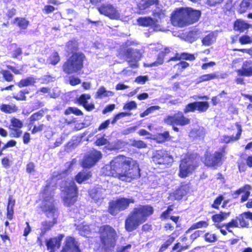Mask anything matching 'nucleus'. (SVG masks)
<instances>
[{
    "label": "nucleus",
    "mask_w": 252,
    "mask_h": 252,
    "mask_svg": "<svg viewBox=\"0 0 252 252\" xmlns=\"http://www.w3.org/2000/svg\"><path fill=\"white\" fill-rule=\"evenodd\" d=\"M103 173L123 181L130 182L140 176V169L136 161L123 156L115 157L103 168Z\"/></svg>",
    "instance_id": "obj_1"
},
{
    "label": "nucleus",
    "mask_w": 252,
    "mask_h": 252,
    "mask_svg": "<svg viewBox=\"0 0 252 252\" xmlns=\"http://www.w3.org/2000/svg\"><path fill=\"white\" fill-rule=\"evenodd\" d=\"M55 183L53 180L47 181L46 186L42 190V197L43 198L42 208L46 216L49 218H52V221H44L42 223L41 229V235H44L46 232L49 230L54 225L57 223L58 217V211L54 205V200L52 198V194L55 189Z\"/></svg>",
    "instance_id": "obj_2"
},
{
    "label": "nucleus",
    "mask_w": 252,
    "mask_h": 252,
    "mask_svg": "<svg viewBox=\"0 0 252 252\" xmlns=\"http://www.w3.org/2000/svg\"><path fill=\"white\" fill-rule=\"evenodd\" d=\"M153 208L150 205H139L133 208L125 221V227L128 231L136 229L153 214Z\"/></svg>",
    "instance_id": "obj_3"
},
{
    "label": "nucleus",
    "mask_w": 252,
    "mask_h": 252,
    "mask_svg": "<svg viewBox=\"0 0 252 252\" xmlns=\"http://www.w3.org/2000/svg\"><path fill=\"white\" fill-rule=\"evenodd\" d=\"M99 230L103 247L107 252H110L115 246L117 233L113 228L109 225L101 227Z\"/></svg>",
    "instance_id": "obj_4"
},
{
    "label": "nucleus",
    "mask_w": 252,
    "mask_h": 252,
    "mask_svg": "<svg viewBox=\"0 0 252 252\" xmlns=\"http://www.w3.org/2000/svg\"><path fill=\"white\" fill-rule=\"evenodd\" d=\"M85 56L82 53L73 54L63 64V70L65 73L69 74L76 73L83 67V62Z\"/></svg>",
    "instance_id": "obj_5"
},
{
    "label": "nucleus",
    "mask_w": 252,
    "mask_h": 252,
    "mask_svg": "<svg viewBox=\"0 0 252 252\" xmlns=\"http://www.w3.org/2000/svg\"><path fill=\"white\" fill-rule=\"evenodd\" d=\"M198 158L194 155L187 154L181 160L178 175L186 178L191 174L197 166Z\"/></svg>",
    "instance_id": "obj_6"
},
{
    "label": "nucleus",
    "mask_w": 252,
    "mask_h": 252,
    "mask_svg": "<svg viewBox=\"0 0 252 252\" xmlns=\"http://www.w3.org/2000/svg\"><path fill=\"white\" fill-rule=\"evenodd\" d=\"M63 192V198L65 206H71L76 202L77 188L72 181L63 182L61 186Z\"/></svg>",
    "instance_id": "obj_7"
},
{
    "label": "nucleus",
    "mask_w": 252,
    "mask_h": 252,
    "mask_svg": "<svg viewBox=\"0 0 252 252\" xmlns=\"http://www.w3.org/2000/svg\"><path fill=\"white\" fill-rule=\"evenodd\" d=\"M153 14L154 19L149 17L139 18L137 20V22L139 25L145 27L150 26L153 28L155 30H160L159 23L165 17V11L159 8H157L154 10Z\"/></svg>",
    "instance_id": "obj_8"
},
{
    "label": "nucleus",
    "mask_w": 252,
    "mask_h": 252,
    "mask_svg": "<svg viewBox=\"0 0 252 252\" xmlns=\"http://www.w3.org/2000/svg\"><path fill=\"white\" fill-rule=\"evenodd\" d=\"M134 199L132 197L120 198L110 203L109 212L111 215H116L119 212L127 208L130 203H134Z\"/></svg>",
    "instance_id": "obj_9"
},
{
    "label": "nucleus",
    "mask_w": 252,
    "mask_h": 252,
    "mask_svg": "<svg viewBox=\"0 0 252 252\" xmlns=\"http://www.w3.org/2000/svg\"><path fill=\"white\" fill-rule=\"evenodd\" d=\"M188 11L186 8H181L175 11L171 17L172 24L181 27L188 25Z\"/></svg>",
    "instance_id": "obj_10"
},
{
    "label": "nucleus",
    "mask_w": 252,
    "mask_h": 252,
    "mask_svg": "<svg viewBox=\"0 0 252 252\" xmlns=\"http://www.w3.org/2000/svg\"><path fill=\"white\" fill-rule=\"evenodd\" d=\"M98 10L100 14L112 20H118L121 17L120 11L111 3H105L101 4L98 8Z\"/></svg>",
    "instance_id": "obj_11"
},
{
    "label": "nucleus",
    "mask_w": 252,
    "mask_h": 252,
    "mask_svg": "<svg viewBox=\"0 0 252 252\" xmlns=\"http://www.w3.org/2000/svg\"><path fill=\"white\" fill-rule=\"evenodd\" d=\"M153 160L156 164L169 165L173 162V158L167 151L158 150L154 153Z\"/></svg>",
    "instance_id": "obj_12"
},
{
    "label": "nucleus",
    "mask_w": 252,
    "mask_h": 252,
    "mask_svg": "<svg viewBox=\"0 0 252 252\" xmlns=\"http://www.w3.org/2000/svg\"><path fill=\"white\" fill-rule=\"evenodd\" d=\"M102 158L100 151L93 150L89 152L84 157L82 162L84 167H91L94 165Z\"/></svg>",
    "instance_id": "obj_13"
},
{
    "label": "nucleus",
    "mask_w": 252,
    "mask_h": 252,
    "mask_svg": "<svg viewBox=\"0 0 252 252\" xmlns=\"http://www.w3.org/2000/svg\"><path fill=\"white\" fill-rule=\"evenodd\" d=\"M167 125L174 126L175 124L180 126H185L190 123V120L185 117L182 112H178L173 116H168L164 119Z\"/></svg>",
    "instance_id": "obj_14"
},
{
    "label": "nucleus",
    "mask_w": 252,
    "mask_h": 252,
    "mask_svg": "<svg viewBox=\"0 0 252 252\" xmlns=\"http://www.w3.org/2000/svg\"><path fill=\"white\" fill-rule=\"evenodd\" d=\"M124 53L126 57L127 58V61L131 67H137L138 66L137 62L140 60L141 54L140 52L132 48H127L124 50Z\"/></svg>",
    "instance_id": "obj_15"
},
{
    "label": "nucleus",
    "mask_w": 252,
    "mask_h": 252,
    "mask_svg": "<svg viewBox=\"0 0 252 252\" xmlns=\"http://www.w3.org/2000/svg\"><path fill=\"white\" fill-rule=\"evenodd\" d=\"M225 155L224 148L221 152H216L214 155H206L204 163L209 166H214L221 163L222 158Z\"/></svg>",
    "instance_id": "obj_16"
},
{
    "label": "nucleus",
    "mask_w": 252,
    "mask_h": 252,
    "mask_svg": "<svg viewBox=\"0 0 252 252\" xmlns=\"http://www.w3.org/2000/svg\"><path fill=\"white\" fill-rule=\"evenodd\" d=\"M60 252H81L79 243L74 238L68 236L65 238L64 244Z\"/></svg>",
    "instance_id": "obj_17"
},
{
    "label": "nucleus",
    "mask_w": 252,
    "mask_h": 252,
    "mask_svg": "<svg viewBox=\"0 0 252 252\" xmlns=\"http://www.w3.org/2000/svg\"><path fill=\"white\" fill-rule=\"evenodd\" d=\"M64 237L63 234H60L57 237L46 240V246L49 252H55L61 246V243Z\"/></svg>",
    "instance_id": "obj_18"
},
{
    "label": "nucleus",
    "mask_w": 252,
    "mask_h": 252,
    "mask_svg": "<svg viewBox=\"0 0 252 252\" xmlns=\"http://www.w3.org/2000/svg\"><path fill=\"white\" fill-rule=\"evenodd\" d=\"M238 75L241 76H252V61L251 60L245 61L243 63L240 69L236 71Z\"/></svg>",
    "instance_id": "obj_19"
},
{
    "label": "nucleus",
    "mask_w": 252,
    "mask_h": 252,
    "mask_svg": "<svg viewBox=\"0 0 252 252\" xmlns=\"http://www.w3.org/2000/svg\"><path fill=\"white\" fill-rule=\"evenodd\" d=\"M105 191L104 189L98 188L91 189L89 191V194L95 203H100L104 198Z\"/></svg>",
    "instance_id": "obj_20"
},
{
    "label": "nucleus",
    "mask_w": 252,
    "mask_h": 252,
    "mask_svg": "<svg viewBox=\"0 0 252 252\" xmlns=\"http://www.w3.org/2000/svg\"><path fill=\"white\" fill-rule=\"evenodd\" d=\"M155 5L157 8L158 5V0H148L145 1L143 3H140L138 5V11L137 13L139 14H142L144 13V10L147 8H149L151 6Z\"/></svg>",
    "instance_id": "obj_21"
},
{
    "label": "nucleus",
    "mask_w": 252,
    "mask_h": 252,
    "mask_svg": "<svg viewBox=\"0 0 252 252\" xmlns=\"http://www.w3.org/2000/svg\"><path fill=\"white\" fill-rule=\"evenodd\" d=\"M188 10L187 20L188 25L192 24L197 21L200 16V12L198 10H193L191 8H186Z\"/></svg>",
    "instance_id": "obj_22"
},
{
    "label": "nucleus",
    "mask_w": 252,
    "mask_h": 252,
    "mask_svg": "<svg viewBox=\"0 0 252 252\" xmlns=\"http://www.w3.org/2000/svg\"><path fill=\"white\" fill-rule=\"evenodd\" d=\"M189 189V187L188 185H182L173 193V196L175 199L180 200L187 193Z\"/></svg>",
    "instance_id": "obj_23"
},
{
    "label": "nucleus",
    "mask_w": 252,
    "mask_h": 252,
    "mask_svg": "<svg viewBox=\"0 0 252 252\" xmlns=\"http://www.w3.org/2000/svg\"><path fill=\"white\" fill-rule=\"evenodd\" d=\"M91 96L89 94H82L78 99L79 103L82 105L88 110H91L94 108V105L88 103V100L90 99Z\"/></svg>",
    "instance_id": "obj_24"
},
{
    "label": "nucleus",
    "mask_w": 252,
    "mask_h": 252,
    "mask_svg": "<svg viewBox=\"0 0 252 252\" xmlns=\"http://www.w3.org/2000/svg\"><path fill=\"white\" fill-rule=\"evenodd\" d=\"M251 187L250 185H246L243 187L240 188L238 190H236L235 192V194L239 195L242 193L244 194L242 196L241 199V202H243L248 199L250 195V190Z\"/></svg>",
    "instance_id": "obj_25"
},
{
    "label": "nucleus",
    "mask_w": 252,
    "mask_h": 252,
    "mask_svg": "<svg viewBox=\"0 0 252 252\" xmlns=\"http://www.w3.org/2000/svg\"><path fill=\"white\" fill-rule=\"evenodd\" d=\"M114 94V92L108 91L105 89V88L101 86L96 92L94 95V97L96 99H102L106 97L112 96Z\"/></svg>",
    "instance_id": "obj_26"
},
{
    "label": "nucleus",
    "mask_w": 252,
    "mask_h": 252,
    "mask_svg": "<svg viewBox=\"0 0 252 252\" xmlns=\"http://www.w3.org/2000/svg\"><path fill=\"white\" fill-rule=\"evenodd\" d=\"M15 205V199L13 198L11 195L8 197V202L7 206L6 217L11 220L13 219L14 215V206Z\"/></svg>",
    "instance_id": "obj_27"
},
{
    "label": "nucleus",
    "mask_w": 252,
    "mask_h": 252,
    "mask_svg": "<svg viewBox=\"0 0 252 252\" xmlns=\"http://www.w3.org/2000/svg\"><path fill=\"white\" fill-rule=\"evenodd\" d=\"M77 229L79 230L80 235L84 237H89L91 233V229L90 228V226L88 225L85 222H83L77 226Z\"/></svg>",
    "instance_id": "obj_28"
},
{
    "label": "nucleus",
    "mask_w": 252,
    "mask_h": 252,
    "mask_svg": "<svg viewBox=\"0 0 252 252\" xmlns=\"http://www.w3.org/2000/svg\"><path fill=\"white\" fill-rule=\"evenodd\" d=\"M186 60L189 61H193L195 60V57L192 54L183 53L181 54H176L175 57L171 58L168 60V62L171 61H176L179 60Z\"/></svg>",
    "instance_id": "obj_29"
},
{
    "label": "nucleus",
    "mask_w": 252,
    "mask_h": 252,
    "mask_svg": "<svg viewBox=\"0 0 252 252\" xmlns=\"http://www.w3.org/2000/svg\"><path fill=\"white\" fill-rule=\"evenodd\" d=\"M250 26V25L240 19L237 20L234 23V29L241 32H243L249 29Z\"/></svg>",
    "instance_id": "obj_30"
},
{
    "label": "nucleus",
    "mask_w": 252,
    "mask_h": 252,
    "mask_svg": "<svg viewBox=\"0 0 252 252\" xmlns=\"http://www.w3.org/2000/svg\"><path fill=\"white\" fill-rule=\"evenodd\" d=\"M91 176V173L89 171H83L79 173L76 176V180L77 183L81 184L83 182L88 180Z\"/></svg>",
    "instance_id": "obj_31"
},
{
    "label": "nucleus",
    "mask_w": 252,
    "mask_h": 252,
    "mask_svg": "<svg viewBox=\"0 0 252 252\" xmlns=\"http://www.w3.org/2000/svg\"><path fill=\"white\" fill-rule=\"evenodd\" d=\"M196 110L200 112L206 111L209 107V103L207 101H196Z\"/></svg>",
    "instance_id": "obj_32"
},
{
    "label": "nucleus",
    "mask_w": 252,
    "mask_h": 252,
    "mask_svg": "<svg viewBox=\"0 0 252 252\" xmlns=\"http://www.w3.org/2000/svg\"><path fill=\"white\" fill-rule=\"evenodd\" d=\"M242 130L240 128L239 129V131L237 132L236 136L235 137L229 136L227 135H223L221 139L222 142L228 143L231 141H236L239 139L240 135L241 134Z\"/></svg>",
    "instance_id": "obj_33"
},
{
    "label": "nucleus",
    "mask_w": 252,
    "mask_h": 252,
    "mask_svg": "<svg viewBox=\"0 0 252 252\" xmlns=\"http://www.w3.org/2000/svg\"><path fill=\"white\" fill-rule=\"evenodd\" d=\"M251 7H252V0H243L240 3L239 11L242 13Z\"/></svg>",
    "instance_id": "obj_34"
},
{
    "label": "nucleus",
    "mask_w": 252,
    "mask_h": 252,
    "mask_svg": "<svg viewBox=\"0 0 252 252\" xmlns=\"http://www.w3.org/2000/svg\"><path fill=\"white\" fill-rule=\"evenodd\" d=\"M201 32L197 29H194L190 31L188 36L189 41L192 42L198 39L201 35Z\"/></svg>",
    "instance_id": "obj_35"
},
{
    "label": "nucleus",
    "mask_w": 252,
    "mask_h": 252,
    "mask_svg": "<svg viewBox=\"0 0 252 252\" xmlns=\"http://www.w3.org/2000/svg\"><path fill=\"white\" fill-rule=\"evenodd\" d=\"M229 213L221 212L220 214H216L212 216V220L215 222H220L225 220L229 216Z\"/></svg>",
    "instance_id": "obj_36"
},
{
    "label": "nucleus",
    "mask_w": 252,
    "mask_h": 252,
    "mask_svg": "<svg viewBox=\"0 0 252 252\" xmlns=\"http://www.w3.org/2000/svg\"><path fill=\"white\" fill-rule=\"evenodd\" d=\"M60 61V58L57 52H54L49 57L47 62L52 65H56Z\"/></svg>",
    "instance_id": "obj_37"
},
{
    "label": "nucleus",
    "mask_w": 252,
    "mask_h": 252,
    "mask_svg": "<svg viewBox=\"0 0 252 252\" xmlns=\"http://www.w3.org/2000/svg\"><path fill=\"white\" fill-rule=\"evenodd\" d=\"M215 39L213 33H209L203 38L202 42L203 45L209 46L215 41Z\"/></svg>",
    "instance_id": "obj_38"
},
{
    "label": "nucleus",
    "mask_w": 252,
    "mask_h": 252,
    "mask_svg": "<svg viewBox=\"0 0 252 252\" xmlns=\"http://www.w3.org/2000/svg\"><path fill=\"white\" fill-rule=\"evenodd\" d=\"M35 83V80L32 77H28L22 80L19 83L18 86L20 87L28 86L33 84Z\"/></svg>",
    "instance_id": "obj_39"
},
{
    "label": "nucleus",
    "mask_w": 252,
    "mask_h": 252,
    "mask_svg": "<svg viewBox=\"0 0 252 252\" xmlns=\"http://www.w3.org/2000/svg\"><path fill=\"white\" fill-rule=\"evenodd\" d=\"M0 109L2 112L6 113H11L15 112V106H11L8 104H2L0 106Z\"/></svg>",
    "instance_id": "obj_40"
},
{
    "label": "nucleus",
    "mask_w": 252,
    "mask_h": 252,
    "mask_svg": "<svg viewBox=\"0 0 252 252\" xmlns=\"http://www.w3.org/2000/svg\"><path fill=\"white\" fill-rule=\"evenodd\" d=\"M77 47L78 44L75 40L69 41L66 45L67 51L72 52L77 50Z\"/></svg>",
    "instance_id": "obj_41"
},
{
    "label": "nucleus",
    "mask_w": 252,
    "mask_h": 252,
    "mask_svg": "<svg viewBox=\"0 0 252 252\" xmlns=\"http://www.w3.org/2000/svg\"><path fill=\"white\" fill-rule=\"evenodd\" d=\"M239 41L242 44L252 43V35H243L239 38Z\"/></svg>",
    "instance_id": "obj_42"
},
{
    "label": "nucleus",
    "mask_w": 252,
    "mask_h": 252,
    "mask_svg": "<svg viewBox=\"0 0 252 252\" xmlns=\"http://www.w3.org/2000/svg\"><path fill=\"white\" fill-rule=\"evenodd\" d=\"M17 24L21 29H26L29 24V22L24 18H17Z\"/></svg>",
    "instance_id": "obj_43"
},
{
    "label": "nucleus",
    "mask_w": 252,
    "mask_h": 252,
    "mask_svg": "<svg viewBox=\"0 0 252 252\" xmlns=\"http://www.w3.org/2000/svg\"><path fill=\"white\" fill-rule=\"evenodd\" d=\"M196 110V105H195V102L193 103H190L188 104H187L184 109V112L185 114H187L189 112H194Z\"/></svg>",
    "instance_id": "obj_44"
},
{
    "label": "nucleus",
    "mask_w": 252,
    "mask_h": 252,
    "mask_svg": "<svg viewBox=\"0 0 252 252\" xmlns=\"http://www.w3.org/2000/svg\"><path fill=\"white\" fill-rule=\"evenodd\" d=\"M208 225V223L206 221H200L193 223L191 226V229H197L202 227H206Z\"/></svg>",
    "instance_id": "obj_45"
},
{
    "label": "nucleus",
    "mask_w": 252,
    "mask_h": 252,
    "mask_svg": "<svg viewBox=\"0 0 252 252\" xmlns=\"http://www.w3.org/2000/svg\"><path fill=\"white\" fill-rule=\"evenodd\" d=\"M71 113H73L77 116L82 115V113L81 110H80L77 108L74 107H69L67 109H66L65 112V114L66 115H68Z\"/></svg>",
    "instance_id": "obj_46"
},
{
    "label": "nucleus",
    "mask_w": 252,
    "mask_h": 252,
    "mask_svg": "<svg viewBox=\"0 0 252 252\" xmlns=\"http://www.w3.org/2000/svg\"><path fill=\"white\" fill-rule=\"evenodd\" d=\"M217 77V75L215 73H211V74H205L202 75L199 78V82H203V81H206L210 80L213 79Z\"/></svg>",
    "instance_id": "obj_47"
},
{
    "label": "nucleus",
    "mask_w": 252,
    "mask_h": 252,
    "mask_svg": "<svg viewBox=\"0 0 252 252\" xmlns=\"http://www.w3.org/2000/svg\"><path fill=\"white\" fill-rule=\"evenodd\" d=\"M204 238L206 241L208 242H214L217 241V236L215 234L210 233H207L204 236Z\"/></svg>",
    "instance_id": "obj_48"
},
{
    "label": "nucleus",
    "mask_w": 252,
    "mask_h": 252,
    "mask_svg": "<svg viewBox=\"0 0 252 252\" xmlns=\"http://www.w3.org/2000/svg\"><path fill=\"white\" fill-rule=\"evenodd\" d=\"M76 162V160L75 159H73L71 161L69 162H67L65 164V169L64 171L63 172V174H66L71 171V167L73 164H74Z\"/></svg>",
    "instance_id": "obj_49"
},
{
    "label": "nucleus",
    "mask_w": 252,
    "mask_h": 252,
    "mask_svg": "<svg viewBox=\"0 0 252 252\" xmlns=\"http://www.w3.org/2000/svg\"><path fill=\"white\" fill-rule=\"evenodd\" d=\"M2 74L3 78L7 81H11L13 79V75L10 72L7 70H3L0 72Z\"/></svg>",
    "instance_id": "obj_50"
},
{
    "label": "nucleus",
    "mask_w": 252,
    "mask_h": 252,
    "mask_svg": "<svg viewBox=\"0 0 252 252\" xmlns=\"http://www.w3.org/2000/svg\"><path fill=\"white\" fill-rule=\"evenodd\" d=\"M164 53L163 52H161L159 53L157 60L155 63H153L151 66H155L162 64L163 63Z\"/></svg>",
    "instance_id": "obj_51"
},
{
    "label": "nucleus",
    "mask_w": 252,
    "mask_h": 252,
    "mask_svg": "<svg viewBox=\"0 0 252 252\" xmlns=\"http://www.w3.org/2000/svg\"><path fill=\"white\" fill-rule=\"evenodd\" d=\"M238 223L236 220H232L230 222L225 224L226 229L229 231L231 232L229 229L231 227H238Z\"/></svg>",
    "instance_id": "obj_52"
},
{
    "label": "nucleus",
    "mask_w": 252,
    "mask_h": 252,
    "mask_svg": "<svg viewBox=\"0 0 252 252\" xmlns=\"http://www.w3.org/2000/svg\"><path fill=\"white\" fill-rule=\"evenodd\" d=\"M169 136L168 131H165L162 133H160L157 136V139L159 142L164 141Z\"/></svg>",
    "instance_id": "obj_53"
},
{
    "label": "nucleus",
    "mask_w": 252,
    "mask_h": 252,
    "mask_svg": "<svg viewBox=\"0 0 252 252\" xmlns=\"http://www.w3.org/2000/svg\"><path fill=\"white\" fill-rule=\"evenodd\" d=\"M132 145L138 148H143L147 146L146 144L141 140H134L132 142Z\"/></svg>",
    "instance_id": "obj_54"
},
{
    "label": "nucleus",
    "mask_w": 252,
    "mask_h": 252,
    "mask_svg": "<svg viewBox=\"0 0 252 252\" xmlns=\"http://www.w3.org/2000/svg\"><path fill=\"white\" fill-rule=\"evenodd\" d=\"M136 107H137L136 103L134 101H130V102H129L126 103L124 106V109H128V110H130L135 109Z\"/></svg>",
    "instance_id": "obj_55"
},
{
    "label": "nucleus",
    "mask_w": 252,
    "mask_h": 252,
    "mask_svg": "<svg viewBox=\"0 0 252 252\" xmlns=\"http://www.w3.org/2000/svg\"><path fill=\"white\" fill-rule=\"evenodd\" d=\"M42 117V115L40 112H37L32 114L30 117L31 124H32V122H33L40 119Z\"/></svg>",
    "instance_id": "obj_56"
},
{
    "label": "nucleus",
    "mask_w": 252,
    "mask_h": 252,
    "mask_svg": "<svg viewBox=\"0 0 252 252\" xmlns=\"http://www.w3.org/2000/svg\"><path fill=\"white\" fill-rule=\"evenodd\" d=\"M223 199V197L222 196H219L218 197H217L215 201H214V203L212 205V206L213 208H218L219 205L221 203L222 200Z\"/></svg>",
    "instance_id": "obj_57"
},
{
    "label": "nucleus",
    "mask_w": 252,
    "mask_h": 252,
    "mask_svg": "<svg viewBox=\"0 0 252 252\" xmlns=\"http://www.w3.org/2000/svg\"><path fill=\"white\" fill-rule=\"evenodd\" d=\"M131 115V113L128 112H121L119 114H117L114 118L113 121H112V123H115L117 120H119L120 119L123 118L124 117L127 116H130Z\"/></svg>",
    "instance_id": "obj_58"
},
{
    "label": "nucleus",
    "mask_w": 252,
    "mask_h": 252,
    "mask_svg": "<svg viewBox=\"0 0 252 252\" xmlns=\"http://www.w3.org/2000/svg\"><path fill=\"white\" fill-rule=\"evenodd\" d=\"M148 77L144 76H140L137 77L135 79V82L141 84H144L148 80Z\"/></svg>",
    "instance_id": "obj_59"
},
{
    "label": "nucleus",
    "mask_w": 252,
    "mask_h": 252,
    "mask_svg": "<svg viewBox=\"0 0 252 252\" xmlns=\"http://www.w3.org/2000/svg\"><path fill=\"white\" fill-rule=\"evenodd\" d=\"M16 145V141L14 140H10L5 143L2 147V150H5L8 147H14Z\"/></svg>",
    "instance_id": "obj_60"
},
{
    "label": "nucleus",
    "mask_w": 252,
    "mask_h": 252,
    "mask_svg": "<svg viewBox=\"0 0 252 252\" xmlns=\"http://www.w3.org/2000/svg\"><path fill=\"white\" fill-rule=\"evenodd\" d=\"M173 241L174 239L173 238H169V240H168L163 245H162L160 249V251H163L173 242Z\"/></svg>",
    "instance_id": "obj_61"
},
{
    "label": "nucleus",
    "mask_w": 252,
    "mask_h": 252,
    "mask_svg": "<svg viewBox=\"0 0 252 252\" xmlns=\"http://www.w3.org/2000/svg\"><path fill=\"white\" fill-rule=\"evenodd\" d=\"M108 143V141L104 137L98 138L96 141L95 143L97 146H102L106 145Z\"/></svg>",
    "instance_id": "obj_62"
},
{
    "label": "nucleus",
    "mask_w": 252,
    "mask_h": 252,
    "mask_svg": "<svg viewBox=\"0 0 252 252\" xmlns=\"http://www.w3.org/2000/svg\"><path fill=\"white\" fill-rule=\"evenodd\" d=\"M69 82L71 85L75 86L80 84L81 80L77 77H71L69 79Z\"/></svg>",
    "instance_id": "obj_63"
},
{
    "label": "nucleus",
    "mask_w": 252,
    "mask_h": 252,
    "mask_svg": "<svg viewBox=\"0 0 252 252\" xmlns=\"http://www.w3.org/2000/svg\"><path fill=\"white\" fill-rule=\"evenodd\" d=\"M1 163L4 168H7L10 165V161L7 158L5 157L1 159Z\"/></svg>",
    "instance_id": "obj_64"
}]
</instances>
